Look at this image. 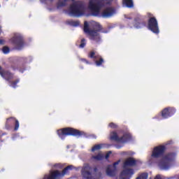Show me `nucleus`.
I'll return each mask as SVG.
<instances>
[{
	"label": "nucleus",
	"instance_id": "5701e85b",
	"mask_svg": "<svg viewBox=\"0 0 179 179\" xmlns=\"http://www.w3.org/2000/svg\"><path fill=\"white\" fill-rule=\"evenodd\" d=\"M85 45H86L85 39H82V40H81V43H80V48H84L85 46Z\"/></svg>",
	"mask_w": 179,
	"mask_h": 179
},
{
	"label": "nucleus",
	"instance_id": "bb28decb",
	"mask_svg": "<svg viewBox=\"0 0 179 179\" xmlns=\"http://www.w3.org/2000/svg\"><path fill=\"white\" fill-rule=\"evenodd\" d=\"M109 127H110L113 128V129H115V128L117 127V125L115 124L113 122H112V123H110V124H109Z\"/></svg>",
	"mask_w": 179,
	"mask_h": 179
},
{
	"label": "nucleus",
	"instance_id": "7ed1b4c3",
	"mask_svg": "<svg viewBox=\"0 0 179 179\" xmlns=\"http://www.w3.org/2000/svg\"><path fill=\"white\" fill-rule=\"evenodd\" d=\"M93 29H89V24L87 22H84V32L88 36H90V40L99 42L100 40V36L99 31L101 29V26L99 23L93 22Z\"/></svg>",
	"mask_w": 179,
	"mask_h": 179
},
{
	"label": "nucleus",
	"instance_id": "9b49d317",
	"mask_svg": "<svg viewBox=\"0 0 179 179\" xmlns=\"http://www.w3.org/2000/svg\"><path fill=\"white\" fill-rule=\"evenodd\" d=\"M148 27L155 34L159 33V26L157 25V21L155 18L151 17L148 22Z\"/></svg>",
	"mask_w": 179,
	"mask_h": 179
},
{
	"label": "nucleus",
	"instance_id": "f257e3e1",
	"mask_svg": "<svg viewBox=\"0 0 179 179\" xmlns=\"http://www.w3.org/2000/svg\"><path fill=\"white\" fill-rule=\"evenodd\" d=\"M113 0H90L88 9L94 16L109 17L115 13V10L110 7Z\"/></svg>",
	"mask_w": 179,
	"mask_h": 179
},
{
	"label": "nucleus",
	"instance_id": "f704fd0d",
	"mask_svg": "<svg viewBox=\"0 0 179 179\" xmlns=\"http://www.w3.org/2000/svg\"><path fill=\"white\" fill-rule=\"evenodd\" d=\"M82 61L85 62L87 64H88V62L85 59H83Z\"/></svg>",
	"mask_w": 179,
	"mask_h": 179
},
{
	"label": "nucleus",
	"instance_id": "2eb2a0df",
	"mask_svg": "<svg viewBox=\"0 0 179 179\" xmlns=\"http://www.w3.org/2000/svg\"><path fill=\"white\" fill-rule=\"evenodd\" d=\"M0 75L6 80H10V78H13V76L10 73L3 72L1 67H0Z\"/></svg>",
	"mask_w": 179,
	"mask_h": 179
},
{
	"label": "nucleus",
	"instance_id": "f03ea898",
	"mask_svg": "<svg viewBox=\"0 0 179 179\" xmlns=\"http://www.w3.org/2000/svg\"><path fill=\"white\" fill-rule=\"evenodd\" d=\"M141 164V162L136 161L133 157H128L124 163V169L120 175V179H130L134 174L133 169L129 167L138 166Z\"/></svg>",
	"mask_w": 179,
	"mask_h": 179
},
{
	"label": "nucleus",
	"instance_id": "7c9ffc66",
	"mask_svg": "<svg viewBox=\"0 0 179 179\" xmlns=\"http://www.w3.org/2000/svg\"><path fill=\"white\" fill-rule=\"evenodd\" d=\"M5 44V40L4 39H0V45H4Z\"/></svg>",
	"mask_w": 179,
	"mask_h": 179
},
{
	"label": "nucleus",
	"instance_id": "a878e982",
	"mask_svg": "<svg viewBox=\"0 0 179 179\" xmlns=\"http://www.w3.org/2000/svg\"><path fill=\"white\" fill-rule=\"evenodd\" d=\"M19 129V122L15 120V130L17 131Z\"/></svg>",
	"mask_w": 179,
	"mask_h": 179
},
{
	"label": "nucleus",
	"instance_id": "20e7f679",
	"mask_svg": "<svg viewBox=\"0 0 179 179\" xmlns=\"http://www.w3.org/2000/svg\"><path fill=\"white\" fill-rule=\"evenodd\" d=\"M86 8L82 1L75 2L69 7L66 13L72 17H80L85 15Z\"/></svg>",
	"mask_w": 179,
	"mask_h": 179
},
{
	"label": "nucleus",
	"instance_id": "c9c22d12",
	"mask_svg": "<svg viewBox=\"0 0 179 179\" xmlns=\"http://www.w3.org/2000/svg\"><path fill=\"white\" fill-rule=\"evenodd\" d=\"M116 148L119 149V148H121L122 146H117V145Z\"/></svg>",
	"mask_w": 179,
	"mask_h": 179
},
{
	"label": "nucleus",
	"instance_id": "c756f323",
	"mask_svg": "<svg viewBox=\"0 0 179 179\" xmlns=\"http://www.w3.org/2000/svg\"><path fill=\"white\" fill-rule=\"evenodd\" d=\"M110 155H111V152L110 151H109L108 152V154L106 155V157H105L106 159H107L109 157Z\"/></svg>",
	"mask_w": 179,
	"mask_h": 179
},
{
	"label": "nucleus",
	"instance_id": "0eeeda50",
	"mask_svg": "<svg viewBox=\"0 0 179 179\" xmlns=\"http://www.w3.org/2000/svg\"><path fill=\"white\" fill-rule=\"evenodd\" d=\"M175 154H168L164 155L159 160L157 165L159 169L166 171L171 167V162L175 159Z\"/></svg>",
	"mask_w": 179,
	"mask_h": 179
},
{
	"label": "nucleus",
	"instance_id": "b1692460",
	"mask_svg": "<svg viewBox=\"0 0 179 179\" xmlns=\"http://www.w3.org/2000/svg\"><path fill=\"white\" fill-rule=\"evenodd\" d=\"M53 167L56 169H62L64 166L62 164H55V165H53Z\"/></svg>",
	"mask_w": 179,
	"mask_h": 179
},
{
	"label": "nucleus",
	"instance_id": "4468645a",
	"mask_svg": "<svg viewBox=\"0 0 179 179\" xmlns=\"http://www.w3.org/2000/svg\"><path fill=\"white\" fill-rule=\"evenodd\" d=\"M171 112H173L175 113L176 110L174 108H164L163 110H162V117L164 119H166L168 118V117H170V113Z\"/></svg>",
	"mask_w": 179,
	"mask_h": 179
},
{
	"label": "nucleus",
	"instance_id": "c85d7f7f",
	"mask_svg": "<svg viewBox=\"0 0 179 179\" xmlns=\"http://www.w3.org/2000/svg\"><path fill=\"white\" fill-rule=\"evenodd\" d=\"M94 55H95V53L94 52H91L90 53V57H91V58H94Z\"/></svg>",
	"mask_w": 179,
	"mask_h": 179
},
{
	"label": "nucleus",
	"instance_id": "4be33fe9",
	"mask_svg": "<svg viewBox=\"0 0 179 179\" xmlns=\"http://www.w3.org/2000/svg\"><path fill=\"white\" fill-rule=\"evenodd\" d=\"M148 178V173H142L138 178H137L136 179H147Z\"/></svg>",
	"mask_w": 179,
	"mask_h": 179
},
{
	"label": "nucleus",
	"instance_id": "473e14b6",
	"mask_svg": "<svg viewBox=\"0 0 179 179\" xmlns=\"http://www.w3.org/2000/svg\"><path fill=\"white\" fill-rule=\"evenodd\" d=\"M155 179H162L160 175H157Z\"/></svg>",
	"mask_w": 179,
	"mask_h": 179
},
{
	"label": "nucleus",
	"instance_id": "2f4dec72",
	"mask_svg": "<svg viewBox=\"0 0 179 179\" xmlns=\"http://www.w3.org/2000/svg\"><path fill=\"white\" fill-rule=\"evenodd\" d=\"M17 83H18V80H17L16 82H14V83L11 85V86H12L13 87H15V85H16Z\"/></svg>",
	"mask_w": 179,
	"mask_h": 179
},
{
	"label": "nucleus",
	"instance_id": "9d476101",
	"mask_svg": "<svg viewBox=\"0 0 179 179\" xmlns=\"http://www.w3.org/2000/svg\"><path fill=\"white\" fill-rule=\"evenodd\" d=\"M11 42L17 50H22L24 46L23 38L20 36H16L13 38Z\"/></svg>",
	"mask_w": 179,
	"mask_h": 179
},
{
	"label": "nucleus",
	"instance_id": "423d86ee",
	"mask_svg": "<svg viewBox=\"0 0 179 179\" xmlns=\"http://www.w3.org/2000/svg\"><path fill=\"white\" fill-rule=\"evenodd\" d=\"M73 166L69 165L66 166L62 173L59 171H51L48 174H45L42 179H61L69 171L72 170Z\"/></svg>",
	"mask_w": 179,
	"mask_h": 179
},
{
	"label": "nucleus",
	"instance_id": "f8f14e48",
	"mask_svg": "<svg viewBox=\"0 0 179 179\" xmlns=\"http://www.w3.org/2000/svg\"><path fill=\"white\" fill-rule=\"evenodd\" d=\"M164 146L159 145L155 148L154 150H152L151 157L152 158H159L160 157L164 152Z\"/></svg>",
	"mask_w": 179,
	"mask_h": 179
},
{
	"label": "nucleus",
	"instance_id": "393cba45",
	"mask_svg": "<svg viewBox=\"0 0 179 179\" xmlns=\"http://www.w3.org/2000/svg\"><path fill=\"white\" fill-rule=\"evenodd\" d=\"M103 62V59H99V61H96V66H100L102 63Z\"/></svg>",
	"mask_w": 179,
	"mask_h": 179
},
{
	"label": "nucleus",
	"instance_id": "72a5a7b5",
	"mask_svg": "<svg viewBox=\"0 0 179 179\" xmlns=\"http://www.w3.org/2000/svg\"><path fill=\"white\" fill-rule=\"evenodd\" d=\"M139 25H140V26H136V29H140V28H141L142 24H139Z\"/></svg>",
	"mask_w": 179,
	"mask_h": 179
},
{
	"label": "nucleus",
	"instance_id": "f3484780",
	"mask_svg": "<svg viewBox=\"0 0 179 179\" xmlns=\"http://www.w3.org/2000/svg\"><path fill=\"white\" fill-rule=\"evenodd\" d=\"M67 1L69 0H59L57 4V9H59L60 8L65 6V5H66Z\"/></svg>",
	"mask_w": 179,
	"mask_h": 179
},
{
	"label": "nucleus",
	"instance_id": "412c9836",
	"mask_svg": "<svg viewBox=\"0 0 179 179\" xmlns=\"http://www.w3.org/2000/svg\"><path fill=\"white\" fill-rule=\"evenodd\" d=\"M2 51H3V53L5 54V55H7L10 52V49L7 46H4L2 49Z\"/></svg>",
	"mask_w": 179,
	"mask_h": 179
},
{
	"label": "nucleus",
	"instance_id": "aec40b11",
	"mask_svg": "<svg viewBox=\"0 0 179 179\" xmlns=\"http://www.w3.org/2000/svg\"><path fill=\"white\" fill-rule=\"evenodd\" d=\"M101 148H102V145H101V144L95 145L92 148V152H95V151H96V150H100Z\"/></svg>",
	"mask_w": 179,
	"mask_h": 179
},
{
	"label": "nucleus",
	"instance_id": "ddd939ff",
	"mask_svg": "<svg viewBox=\"0 0 179 179\" xmlns=\"http://www.w3.org/2000/svg\"><path fill=\"white\" fill-rule=\"evenodd\" d=\"M120 161L115 162L113 166L109 165L108 168H106V173L109 176H114L117 173V168L116 166L119 164Z\"/></svg>",
	"mask_w": 179,
	"mask_h": 179
},
{
	"label": "nucleus",
	"instance_id": "cd10ccee",
	"mask_svg": "<svg viewBox=\"0 0 179 179\" xmlns=\"http://www.w3.org/2000/svg\"><path fill=\"white\" fill-rule=\"evenodd\" d=\"M53 0H41L42 3H48L49 2H52Z\"/></svg>",
	"mask_w": 179,
	"mask_h": 179
},
{
	"label": "nucleus",
	"instance_id": "e433bc0d",
	"mask_svg": "<svg viewBox=\"0 0 179 179\" xmlns=\"http://www.w3.org/2000/svg\"><path fill=\"white\" fill-rule=\"evenodd\" d=\"M72 1H75V0H72Z\"/></svg>",
	"mask_w": 179,
	"mask_h": 179
},
{
	"label": "nucleus",
	"instance_id": "dca6fc26",
	"mask_svg": "<svg viewBox=\"0 0 179 179\" xmlns=\"http://www.w3.org/2000/svg\"><path fill=\"white\" fill-rule=\"evenodd\" d=\"M123 6L127 8H133L134 3L132 0H123Z\"/></svg>",
	"mask_w": 179,
	"mask_h": 179
},
{
	"label": "nucleus",
	"instance_id": "1a4fd4ad",
	"mask_svg": "<svg viewBox=\"0 0 179 179\" xmlns=\"http://www.w3.org/2000/svg\"><path fill=\"white\" fill-rule=\"evenodd\" d=\"M110 140L116 141H117L119 143H124L125 142L129 141L131 139V136L129 134H125L123 136L120 138L117 136L116 132H112L110 134Z\"/></svg>",
	"mask_w": 179,
	"mask_h": 179
},
{
	"label": "nucleus",
	"instance_id": "39448f33",
	"mask_svg": "<svg viewBox=\"0 0 179 179\" xmlns=\"http://www.w3.org/2000/svg\"><path fill=\"white\" fill-rule=\"evenodd\" d=\"M82 176L86 179H100L101 173L96 167H92L89 164H85L81 171Z\"/></svg>",
	"mask_w": 179,
	"mask_h": 179
},
{
	"label": "nucleus",
	"instance_id": "a211bd4d",
	"mask_svg": "<svg viewBox=\"0 0 179 179\" xmlns=\"http://www.w3.org/2000/svg\"><path fill=\"white\" fill-rule=\"evenodd\" d=\"M67 23L72 27H78L79 25V22L78 21L69 20Z\"/></svg>",
	"mask_w": 179,
	"mask_h": 179
},
{
	"label": "nucleus",
	"instance_id": "6e6552de",
	"mask_svg": "<svg viewBox=\"0 0 179 179\" xmlns=\"http://www.w3.org/2000/svg\"><path fill=\"white\" fill-rule=\"evenodd\" d=\"M57 134L59 137L61 139H64L66 136H81L83 135V132L79 131L77 129H71V128H66V129H62L57 131Z\"/></svg>",
	"mask_w": 179,
	"mask_h": 179
},
{
	"label": "nucleus",
	"instance_id": "6ab92c4d",
	"mask_svg": "<svg viewBox=\"0 0 179 179\" xmlns=\"http://www.w3.org/2000/svg\"><path fill=\"white\" fill-rule=\"evenodd\" d=\"M103 156L101 154V152H99L98 155L92 157V159L94 160H101L103 159Z\"/></svg>",
	"mask_w": 179,
	"mask_h": 179
}]
</instances>
